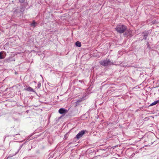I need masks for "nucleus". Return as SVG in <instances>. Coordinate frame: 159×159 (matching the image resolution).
<instances>
[{"instance_id": "1", "label": "nucleus", "mask_w": 159, "mask_h": 159, "mask_svg": "<svg viewBox=\"0 0 159 159\" xmlns=\"http://www.w3.org/2000/svg\"><path fill=\"white\" fill-rule=\"evenodd\" d=\"M115 29L118 33L122 34L126 31L127 28L125 26L123 25H118Z\"/></svg>"}, {"instance_id": "2", "label": "nucleus", "mask_w": 159, "mask_h": 159, "mask_svg": "<svg viewBox=\"0 0 159 159\" xmlns=\"http://www.w3.org/2000/svg\"><path fill=\"white\" fill-rule=\"evenodd\" d=\"M99 63L101 65L104 66H107L112 64V63L110 62L109 59L101 61H100Z\"/></svg>"}, {"instance_id": "3", "label": "nucleus", "mask_w": 159, "mask_h": 159, "mask_svg": "<svg viewBox=\"0 0 159 159\" xmlns=\"http://www.w3.org/2000/svg\"><path fill=\"white\" fill-rule=\"evenodd\" d=\"M58 111L60 114L64 115L67 113L68 110L63 108H61L59 109Z\"/></svg>"}, {"instance_id": "4", "label": "nucleus", "mask_w": 159, "mask_h": 159, "mask_svg": "<svg viewBox=\"0 0 159 159\" xmlns=\"http://www.w3.org/2000/svg\"><path fill=\"white\" fill-rule=\"evenodd\" d=\"M12 57H9L4 60V62L5 63L9 62L12 61H14Z\"/></svg>"}, {"instance_id": "5", "label": "nucleus", "mask_w": 159, "mask_h": 159, "mask_svg": "<svg viewBox=\"0 0 159 159\" xmlns=\"http://www.w3.org/2000/svg\"><path fill=\"white\" fill-rule=\"evenodd\" d=\"M24 90H26L30 92H34V90L30 87H27V88L24 89Z\"/></svg>"}, {"instance_id": "6", "label": "nucleus", "mask_w": 159, "mask_h": 159, "mask_svg": "<svg viewBox=\"0 0 159 159\" xmlns=\"http://www.w3.org/2000/svg\"><path fill=\"white\" fill-rule=\"evenodd\" d=\"M125 31H126L125 32V34H126V35H128V36L129 35V36H131L132 35H131L132 31L130 30H126Z\"/></svg>"}, {"instance_id": "7", "label": "nucleus", "mask_w": 159, "mask_h": 159, "mask_svg": "<svg viewBox=\"0 0 159 159\" xmlns=\"http://www.w3.org/2000/svg\"><path fill=\"white\" fill-rule=\"evenodd\" d=\"M74 105L75 107L79 106L80 105V100H77V101L74 103Z\"/></svg>"}, {"instance_id": "8", "label": "nucleus", "mask_w": 159, "mask_h": 159, "mask_svg": "<svg viewBox=\"0 0 159 159\" xmlns=\"http://www.w3.org/2000/svg\"><path fill=\"white\" fill-rule=\"evenodd\" d=\"M37 24L34 21L33 22L30 24V25L32 26L34 28L35 27Z\"/></svg>"}, {"instance_id": "9", "label": "nucleus", "mask_w": 159, "mask_h": 159, "mask_svg": "<svg viewBox=\"0 0 159 159\" xmlns=\"http://www.w3.org/2000/svg\"><path fill=\"white\" fill-rule=\"evenodd\" d=\"M85 131L84 130H82L80 132V137L84 134Z\"/></svg>"}, {"instance_id": "10", "label": "nucleus", "mask_w": 159, "mask_h": 159, "mask_svg": "<svg viewBox=\"0 0 159 159\" xmlns=\"http://www.w3.org/2000/svg\"><path fill=\"white\" fill-rule=\"evenodd\" d=\"M158 103V101H155L154 102H152V103L151 104L150 106H153L155 105L156 104Z\"/></svg>"}, {"instance_id": "11", "label": "nucleus", "mask_w": 159, "mask_h": 159, "mask_svg": "<svg viewBox=\"0 0 159 159\" xmlns=\"http://www.w3.org/2000/svg\"><path fill=\"white\" fill-rule=\"evenodd\" d=\"M4 58V57L2 55V52H0V59H2Z\"/></svg>"}, {"instance_id": "12", "label": "nucleus", "mask_w": 159, "mask_h": 159, "mask_svg": "<svg viewBox=\"0 0 159 159\" xmlns=\"http://www.w3.org/2000/svg\"><path fill=\"white\" fill-rule=\"evenodd\" d=\"M75 45L78 47H80V42L79 41H77Z\"/></svg>"}, {"instance_id": "13", "label": "nucleus", "mask_w": 159, "mask_h": 159, "mask_svg": "<svg viewBox=\"0 0 159 159\" xmlns=\"http://www.w3.org/2000/svg\"><path fill=\"white\" fill-rule=\"evenodd\" d=\"M40 86H41V83H40L39 82L38 84L37 87L38 88H39L40 87Z\"/></svg>"}, {"instance_id": "14", "label": "nucleus", "mask_w": 159, "mask_h": 159, "mask_svg": "<svg viewBox=\"0 0 159 159\" xmlns=\"http://www.w3.org/2000/svg\"><path fill=\"white\" fill-rule=\"evenodd\" d=\"M76 137L78 139L80 138V132H79L76 135Z\"/></svg>"}, {"instance_id": "15", "label": "nucleus", "mask_w": 159, "mask_h": 159, "mask_svg": "<svg viewBox=\"0 0 159 159\" xmlns=\"http://www.w3.org/2000/svg\"><path fill=\"white\" fill-rule=\"evenodd\" d=\"M147 36H148V34H144V35L143 39H146Z\"/></svg>"}, {"instance_id": "16", "label": "nucleus", "mask_w": 159, "mask_h": 159, "mask_svg": "<svg viewBox=\"0 0 159 159\" xmlns=\"http://www.w3.org/2000/svg\"><path fill=\"white\" fill-rule=\"evenodd\" d=\"M23 144H22L20 145V147H19V148H20V149H21V148L23 146Z\"/></svg>"}, {"instance_id": "17", "label": "nucleus", "mask_w": 159, "mask_h": 159, "mask_svg": "<svg viewBox=\"0 0 159 159\" xmlns=\"http://www.w3.org/2000/svg\"><path fill=\"white\" fill-rule=\"evenodd\" d=\"M20 2L22 3V2H23V0H22V1H20Z\"/></svg>"}, {"instance_id": "18", "label": "nucleus", "mask_w": 159, "mask_h": 159, "mask_svg": "<svg viewBox=\"0 0 159 159\" xmlns=\"http://www.w3.org/2000/svg\"><path fill=\"white\" fill-rule=\"evenodd\" d=\"M84 98H82V99H81V100H84Z\"/></svg>"}, {"instance_id": "19", "label": "nucleus", "mask_w": 159, "mask_h": 159, "mask_svg": "<svg viewBox=\"0 0 159 159\" xmlns=\"http://www.w3.org/2000/svg\"><path fill=\"white\" fill-rule=\"evenodd\" d=\"M157 101H158V102H159V100H157Z\"/></svg>"}, {"instance_id": "20", "label": "nucleus", "mask_w": 159, "mask_h": 159, "mask_svg": "<svg viewBox=\"0 0 159 159\" xmlns=\"http://www.w3.org/2000/svg\"><path fill=\"white\" fill-rule=\"evenodd\" d=\"M80 47L81 46V44H80Z\"/></svg>"}]
</instances>
